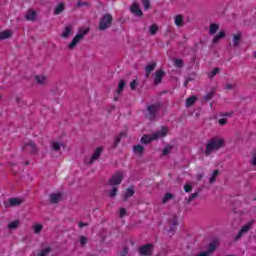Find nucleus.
<instances>
[{
  "mask_svg": "<svg viewBox=\"0 0 256 256\" xmlns=\"http://www.w3.org/2000/svg\"><path fill=\"white\" fill-rule=\"evenodd\" d=\"M13 35V32L11 30H5L0 32V41H3L5 39H9Z\"/></svg>",
  "mask_w": 256,
  "mask_h": 256,
  "instance_id": "17",
  "label": "nucleus"
},
{
  "mask_svg": "<svg viewBox=\"0 0 256 256\" xmlns=\"http://www.w3.org/2000/svg\"><path fill=\"white\" fill-rule=\"evenodd\" d=\"M164 75H165V72L162 69H159L155 72V75H154L155 85H159V83H161V81H163Z\"/></svg>",
  "mask_w": 256,
  "mask_h": 256,
  "instance_id": "11",
  "label": "nucleus"
},
{
  "mask_svg": "<svg viewBox=\"0 0 256 256\" xmlns=\"http://www.w3.org/2000/svg\"><path fill=\"white\" fill-rule=\"evenodd\" d=\"M199 179H201V175H199Z\"/></svg>",
  "mask_w": 256,
  "mask_h": 256,
  "instance_id": "56",
  "label": "nucleus"
},
{
  "mask_svg": "<svg viewBox=\"0 0 256 256\" xmlns=\"http://www.w3.org/2000/svg\"><path fill=\"white\" fill-rule=\"evenodd\" d=\"M61 193H54L50 195V201L51 203H59L61 201Z\"/></svg>",
  "mask_w": 256,
  "mask_h": 256,
  "instance_id": "19",
  "label": "nucleus"
},
{
  "mask_svg": "<svg viewBox=\"0 0 256 256\" xmlns=\"http://www.w3.org/2000/svg\"><path fill=\"white\" fill-rule=\"evenodd\" d=\"M112 21H113V16H111V14L104 15L100 20V25H99L100 31H105V29H109V27H111Z\"/></svg>",
  "mask_w": 256,
  "mask_h": 256,
  "instance_id": "4",
  "label": "nucleus"
},
{
  "mask_svg": "<svg viewBox=\"0 0 256 256\" xmlns=\"http://www.w3.org/2000/svg\"><path fill=\"white\" fill-rule=\"evenodd\" d=\"M19 227V220L12 221L8 224V229H17Z\"/></svg>",
  "mask_w": 256,
  "mask_h": 256,
  "instance_id": "31",
  "label": "nucleus"
},
{
  "mask_svg": "<svg viewBox=\"0 0 256 256\" xmlns=\"http://www.w3.org/2000/svg\"><path fill=\"white\" fill-rule=\"evenodd\" d=\"M101 153H103V147L96 148L94 154L89 159L85 160L86 163H95V161H97L99 157H101Z\"/></svg>",
  "mask_w": 256,
  "mask_h": 256,
  "instance_id": "6",
  "label": "nucleus"
},
{
  "mask_svg": "<svg viewBox=\"0 0 256 256\" xmlns=\"http://www.w3.org/2000/svg\"><path fill=\"white\" fill-rule=\"evenodd\" d=\"M221 147H225V139L219 136L210 139L206 144V155H211L213 151H219Z\"/></svg>",
  "mask_w": 256,
  "mask_h": 256,
  "instance_id": "1",
  "label": "nucleus"
},
{
  "mask_svg": "<svg viewBox=\"0 0 256 256\" xmlns=\"http://www.w3.org/2000/svg\"><path fill=\"white\" fill-rule=\"evenodd\" d=\"M83 5H85V3L81 2V1H79V2L77 3V6H78V7H83Z\"/></svg>",
  "mask_w": 256,
  "mask_h": 256,
  "instance_id": "51",
  "label": "nucleus"
},
{
  "mask_svg": "<svg viewBox=\"0 0 256 256\" xmlns=\"http://www.w3.org/2000/svg\"><path fill=\"white\" fill-rule=\"evenodd\" d=\"M115 195H117V187L112 188L109 192V197H115Z\"/></svg>",
  "mask_w": 256,
  "mask_h": 256,
  "instance_id": "43",
  "label": "nucleus"
},
{
  "mask_svg": "<svg viewBox=\"0 0 256 256\" xmlns=\"http://www.w3.org/2000/svg\"><path fill=\"white\" fill-rule=\"evenodd\" d=\"M23 203V199L21 198H10L5 207H19Z\"/></svg>",
  "mask_w": 256,
  "mask_h": 256,
  "instance_id": "8",
  "label": "nucleus"
},
{
  "mask_svg": "<svg viewBox=\"0 0 256 256\" xmlns=\"http://www.w3.org/2000/svg\"><path fill=\"white\" fill-rule=\"evenodd\" d=\"M204 99H205V101H211V99H213V92L204 96Z\"/></svg>",
  "mask_w": 256,
  "mask_h": 256,
  "instance_id": "46",
  "label": "nucleus"
},
{
  "mask_svg": "<svg viewBox=\"0 0 256 256\" xmlns=\"http://www.w3.org/2000/svg\"><path fill=\"white\" fill-rule=\"evenodd\" d=\"M227 124V119L226 118H221L219 120V125H226Z\"/></svg>",
  "mask_w": 256,
  "mask_h": 256,
  "instance_id": "48",
  "label": "nucleus"
},
{
  "mask_svg": "<svg viewBox=\"0 0 256 256\" xmlns=\"http://www.w3.org/2000/svg\"><path fill=\"white\" fill-rule=\"evenodd\" d=\"M80 245L84 247V245H87V237L81 236L80 237Z\"/></svg>",
  "mask_w": 256,
  "mask_h": 256,
  "instance_id": "41",
  "label": "nucleus"
},
{
  "mask_svg": "<svg viewBox=\"0 0 256 256\" xmlns=\"http://www.w3.org/2000/svg\"><path fill=\"white\" fill-rule=\"evenodd\" d=\"M61 147H64L62 142H58V141L51 142L52 151H61Z\"/></svg>",
  "mask_w": 256,
  "mask_h": 256,
  "instance_id": "16",
  "label": "nucleus"
},
{
  "mask_svg": "<svg viewBox=\"0 0 256 256\" xmlns=\"http://www.w3.org/2000/svg\"><path fill=\"white\" fill-rule=\"evenodd\" d=\"M133 151L135 155H138V157H141V155H143V151H145V148L141 145H136L133 147Z\"/></svg>",
  "mask_w": 256,
  "mask_h": 256,
  "instance_id": "18",
  "label": "nucleus"
},
{
  "mask_svg": "<svg viewBox=\"0 0 256 256\" xmlns=\"http://www.w3.org/2000/svg\"><path fill=\"white\" fill-rule=\"evenodd\" d=\"M226 89H232V86L231 85H227Z\"/></svg>",
  "mask_w": 256,
  "mask_h": 256,
  "instance_id": "53",
  "label": "nucleus"
},
{
  "mask_svg": "<svg viewBox=\"0 0 256 256\" xmlns=\"http://www.w3.org/2000/svg\"><path fill=\"white\" fill-rule=\"evenodd\" d=\"M174 65H175V67H183V60H181V59H176V60L174 61Z\"/></svg>",
  "mask_w": 256,
  "mask_h": 256,
  "instance_id": "40",
  "label": "nucleus"
},
{
  "mask_svg": "<svg viewBox=\"0 0 256 256\" xmlns=\"http://www.w3.org/2000/svg\"><path fill=\"white\" fill-rule=\"evenodd\" d=\"M130 9L132 13H134V15H137L138 17H141V15H143V11L141 10V8H139V4H133Z\"/></svg>",
  "mask_w": 256,
  "mask_h": 256,
  "instance_id": "14",
  "label": "nucleus"
},
{
  "mask_svg": "<svg viewBox=\"0 0 256 256\" xmlns=\"http://www.w3.org/2000/svg\"><path fill=\"white\" fill-rule=\"evenodd\" d=\"M223 37H225V31H220L218 35L214 36L213 43H219V40Z\"/></svg>",
  "mask_w": 256,
  "mask_h": 256,
  "instance_id": "25",
  "label": "nucleus"
},
{
  "mask_svg": "<svg viewBox=\"0 0 256 256\" xmlns=\"http://www.w3.org/2000/svg\"><path fill=\"white\" fill-rule=\"evenodd\" d=\"M155 67H157L156 63H151V64L146 66V68H145V70H146V77H149V75H151V72L155 71Z\"/></svg>",
  "mask_w": 256,
  "mask_h": 256,
  "instance_id": "20",
  "label": "nucleus"
},
{
  "mask_svg": "<svg viewBox=\"0 0 256 256\" xmlns=\"http://www.w3.org/2000/svg\"><path fill=\"white\" fill-rule=\"evenodd\" d=\"M79 227L82 229V227H87V224L86 223H83V222H80L79 224Z\"/></svg>",
  "mask_w": 256,
  "mask_h": 256,
  "instance_id": "50",
  "label": "nucleus"
},
{
  "mask_svg": "<svg viewBox=\"0 0 256 256\" xmlns=\"http://www.w3.org/2000/svg\"><path fill=\"white\" fill-rule=\"evenodd\" d=\"M197 196H198V193H197V192L192 193V194L188 197L187 202H188V203H191V201H193V199H197Z\"/></svg>",
  "mask_w": 256,
  "mask_h": 256,
  "instance_id": "39",
  "label": "nucleus"
},
{
  "mask_svg": "<svg viewBox=\"0 0 256 256\" xmlns=\"http://www.w3.org/2000/svg\"><path fill=\"white\" fill-rule=\"evenodd\" d=\"M135 195V190L133 188H128L125 193L124 201H127L128 197H133Z\"/></svg>",
  "mask_w": 256,
  "mask_h": 256,
  "instance_id": "26",
  "label": "nucleus"
},
{
  "mask_svg": "<svg viewBox=\"0 0 256 256\" xmlns=\"http://www.w3.org/2000/svg\"><path fill=\"white\" fill-rule=\"evenodd\" d=\"M33 231L36 234L41 233V231H43V224L37 223L33 226Z\"/></svg>",
  "mask_w": 256,
  "mask_h": 256,
  "instance_id": "27",
  "label": "nucleus"
},
{
  "mask_svg": "<svg viewBox=\"0 0 256 256\" xmlns=\"http://www.w3.org/2000/svg\"><path fill=\"white\" fill-rule=\"evenodd\" d=\"M149 31L151 35H155L157 31H159V26H157V24H153L150 26Z\"/></svg>",
  "mask_w": 256,
  "mask_h": 256,
  "instance_id": "30",
  "label": "nucleus"
},
{
  "mask_svg": "<svg viewBox=\"0 0 256 256\" xmlns=\"http://www.w3.org/2000/svg\"><path fill=\"white\" fill-rule=\"evenodd\" d=\"M216 175H219V170H214L213 171L212 176L210 178V183H214L215 182Z\"/></svg>",
  "mask_w": 256,
  "mask_h": 256,
  "instance_id": "38",
  "label": "nucleus"
},
{
  "mask_svg": "<svg viewBox=\"0 0 256 256\" xmlns=\"http://www.w3.org/2000/svg\"><path fill=\"white\" fill-rule=\"evenodd\" d=\"M173 149L172 146L168 145L164 148L163 150V155H169V153H171V150Z\"/></svg>",
  "mask_w": 256,
  "mask_h": 256,
  "instance_id": "36",
  "label": "nucleus"
},
{
  "mask_svg": "<svg viewBox=\"0 0 256 256\" xmlns=\"http://www.w3.org/2000/svg\"><path fill=\"white\" fill-rule=\"evenodd\" d=\"M73 29L71 28V26H66L65 28H64V31H63V33H62V37L64 38V39H67V37H69V35H71V31H72Z\"/></svg>",
  "mask_w": 256,
  "mask_h": 256,
  "instance_id": "22",
  "label": "nucleus"
},
{
  "mask_svg": "<svg viewBox=\"0 0 256 256\" xmlns=\"http://www.w3.org/2000/svg\"><path fill=\"white\" fill-rule=\"evenodd\" d=\"M254 57H256V53L254 54Z\"/></svg>",
  "mask_w": 256,
  "mask_h": 256,
  "instance_id": "57",
  "label": "nucleus"
},
{
  "mask_svg": "<svg viewBox=\"0 0 256 256\" xmlns=\"http://www.w3.org/2000/svg\"><path fill=\"white\" fill-rule=\"evenodd\" d=\"M240 41H241V33L234 35V38H233L234 47H237V45H239Z\"/></svg>",
  "mask_w": 256,
  "mask_h": 256,
  "instance_id": "29",
  "label": "nucleus"
},
{
  "mask_svg": "<svg viewBox=\"0 0 256 256\" xmlns=\"http://www.w3.org/2000/svg\"><path fill=\"white\" fill-rule=\"evenodd\" d=\"M123 89H125V81L121 80L118 84V90L117 93H121V91H123Z\"/></svg>",
  "mask_w": 256,
  "mask_h": 256,
  "instance_id": "33",
  "label": "nucleus"
},
{
  "mask_svg": "<svg viewBox=\"0 0 256 256\" xmlns=\"http://www.w3.org/2000/svg\"><path fill=\"white\" fill-rule=\"evenodd\" d=\"M153 252V245L151 244H146L139 249L140 255H151Z\"/></svg>",
  "mask_w": 256,
  "mask_h": 256,
  "instance_id": "7",
  "label": "nucleus"
},
{
  "mask_svg": "<svg viewBox=\"0 0 256 256\" xmlns=\"http://www.w3.org/2000/svg\"><path fill=\"white\" fill-rule=\"evenodd\" d=\"M87 33H89V28H79L78 33L68 45V48L73 49L74 47H77L79 41H81L85 37V35H87Z\"/></svg>",
  "mask_w": 256,
  "mask_h": 256,
  "instance_id": "3",
  "label": "nucleus"
},
{
  "mask_svg": "<svg viewBox=\"0 0 256 256\" xmlns=\"http://www.w3.org/2000/svg\"><path fill=\"white\" fill-rule=\"evenodd\" d=\"M64 9L65 6L63 5V3L58 4L54 9V15H60V13H63Z\"/></svg>",
  "mask_w": 256,
  "mask_h": 256,
  "instance_id": "21",
  "label": "nucleus"
},
{
  "mask_svg": "<svg viewBox=\"0 0 256 256\" xmlns=\"http://www.w3.org/2000/svg\"><path fill=\"white\" fill-rule=\"evenodd\" d=\"M219 31V25L217 24H211L210 25V35H215Z\"/></svg>",
  "mask_w": 256,
  "mask_h": 256,
  "instance_id": "28",
  "label": "nucleus"
},
{
  "mask_svg": "<svg viewBox=\"0 0 256 256\" xmlns=\"http://www.w3.org/2000/svg\"><path fill=\"white\" fill-rule=\"evenodd\" d=\"M150 0H142V3L144 5V9L145 11H147L150 7H151V4L149 2Z\"/></svg>",
  "mask_w": 256,
  "mask_h": 256,
  "instance_id": "37",
  "label": "nucleus"
},
{
  "mask_svg": "<svg viewBox=\"0 0 256 256\" xmlns=\"http://www.w3.org/2000/svg\"><path fill=\"white\" fill-rule=\"evenodd\" d=\"M168 131L167 127L163 126L161 130L156 131L153 134L144 135L140 141L141 143L147 144L151 143V141H157V139H163V137H167Z\"/></svg>",
  "mask_w": 256,
  "mask_h": 256,
  "instance_id": "2",
  "label": "nucleus"
},
{
  "mask_svg": "<svg viewBox=\"0 0 256 256\" xmlns=\"http://www.w3.org/2000/svg\"><path fill=\"white\" fill-rule=\"evenodd\" d=\"M121 141L120 138H116V145Z\"/></svg>",
  "mask_w": 256,
  "mask_h": 256,
  "instance_id": "52",
  "label": "nucleus"
},
{
  "mask_svg": "<svg viewBox=\"0 0 256 256\" xmlns=\"http://www.w3.org/2000/svg\"><path fill=\"white\" fill-rule=\"evenodd\" d=\"M251 227H253V221L248 222L246 225L242 227V229L238 232L236 239H241L242 235L244 233H247V231H249Z\"/></svg>",
  "mask_w": 256,
  "mask_h": 256,
  "instance_id": "12",
  "label": "nucleus"
},
{
  "mask_svg": "<svg viewBox=\"0 0 256 256\" xmlns=\"http://www.w3.org/2000/svg\"><path fill=\"white\" fill-rule=\"evenodd\" d=\"M149 111V119H154L155 115L157 114V111H159V104H153L148 106Z\"/></svg>",
  "mask_w": 256,
  "mask_h": 256,
  "instance_id": "9",
  "label": "nucleus"
},
{
  "mask_svg": "<svg viewBox=\"0 0 256 256\" xmlns=\"http://www.w3.org/2000/svg\"><path fill=\"white\" fill-rule=\"evenodd\" d=\"M25 19L27 21H35L37 19V12L35 10H28L25 14Z\"/></svg>",
  "mask_w": 256,
  "mask_h": 256,
  "instance_id": "13",
  "label": "nucleus"
},
{
  "mask_svg": "<svg viewBox=\"0 0 256 256\" xmlns=\"http://www.w3.org/2000/svg\"><path fill=\"white\" fill-rule=\"evenodd\" d=\"M173 197V194L171 193H167L164 198L162 199V203L165 204L167 203V201L171 200V198Z\"/></svg>",
  "mask_w": 256,
  "mask_h": 256,
  "instance_id": "35",
  "label": "nucleus"
},
{
  "mask_svg": "<svg viewBox=\"0 0 256 256\" xmlns=\"http://www.w3.org/2000/svg\"><path fill=\"white\" fill-rule=\"evenodd\" d=\"M187 83H189V80H187V81L185 82V85H187Z\"/></svg>",
  "mask_w": 256,
  "mask_h": 256,
  "instance_id": "54",
  "label": "nucleus"
},
{
  "mask_svg": "<svg viewBox=\"0 0 256 256\" xmlns=\"http://www.w3.org/2000/svg\"><path fill=\"white\" fill-rule=\"evenodd\" d=\"M192 189H193V187L191 186V184H186V185L184 186V191H185L186 193H190V191H192Z\"/></svg>",
  "mask_w": 256,
  "mask_h": 256,
  "instance_id": "42",
  "label": "nucleus"
},
{
  "mask_svg": "<svg viewBox=\"0 0 256 256\" xmlns=\"http://www.w3.org/2000/svg\"><path fill=\"white\" fill-rule=\"evenodd\" d=\"M219 73V68H214L211 73L209 74V77H215Z\"/></svg>",
  "mask_w": 256,
  "mask_h": 256,
  "instance_id": "44",
  "label": "nucleus"
},
{
  "mask_svg": "<svg viewBox=\"0 0 256 256\" xmlns=\"http://www.w3.org/2000/svg\"><path fill=\"white\" fill-rule=\"evenodd\" d=\"M177 227V219H175L173 222H172V229H175Z\"/></svg>",
  "mask_w": 256,
  "mask_h": 256,
  "instance_id": "49",
  "label": "nucleus"
},
{
  "mask_svg": "<svg viewBox=\"0 0 256 256\" xmlns=\"http://www.w3.org/2000/svg\"><path fill=\"white\" fill-rule=\"evenodd\" d=\"M122 181H123V173L117 172L110 179L109 185H112V187H114L115 185H121Z\"/></svg>",
  "mask_w": 256,
  "mask_h": 256,
  "instance_id": "5",
  "label": "nucleus"
},
{
  "mask_svg": "<svg viewBox=\"0 0 256 256\" xmlns=\"http://www.w3.org/2000/svg\"><path fill=\"white\" fill-rule=\"evenodd\" d=\"M119 213H120V217H125L127 210H125V208H120Z\"/></svg>",
  "mask_w": 256,
  "mask_h": 256,
  "instance_id": "47",
  "label": "nucleus"
},
{
  "mask_svg": "<svg viewBox=\"0 0 256 256\" xmlns=\"http://www.w3.org/2000/svg\"><path fill=\"white\" fill-rule=\"evenodd\" d=\"M50 253H51V249L47 247L40 252L39 256H49Z\"/></svg>",
  "mask_w": 256,
  "mask_h": 256,
  "instance_id": "34",
  "label": "nucleus"
},
{
  "mask_svg": "<svg viewBox=\"0 0 256 256\" xmlns=\"http://www.w3.org/2000/svg\"><path fill=\"white\" fill-rule=\"evenodd\" d=\"M26 165H29V161L26 162Z\"/></svg>",
  "mask_w": 256,
  "mask_h": 256,
  "instance_id": "55",
  "label": "nucleus"
},
{
  "mask_svg": "<svg viewBox=\"0 0 256 256\" xmlns=\"http://www.w3.org/2000/svg\"><path fill=\"white\" fill-rule=\"evenodd\" d=\"M174 23L177 27H181V25H183V16L181 15L175 16Z\"/></svg>",
  "mask_w": 256,
  "mask_h": 256,
  "instance_id": "23",
  "label": "nucleus"
},
{
  "mask_svg": "<svg viewBox=\"0 0 256 256\" xmlns=\"http://www.w3.org/2000/svg\"><path fill=\"white\" fill-rule=\"evenodd\" d=\"M251 155H252V158L250 160V165H253L254 167H256V151H252Z\"/></svg>",
  "mask_w": 256,
  "mask_h": 256,
  "instance_id": "32",
  "label": "nucleus"
},
{
  "mask_svg": "<svg viewBox=\"0 0 256 256\" xmlns=\"http://www.w3.org/2000/svg\"><path fill=\"white\" fill-rule=\"evenodd\" d=\"M130 88L132 89V91H135L137 89V81H132L130 83Z\"/></svg>",
  "mask_w": 256,
  "mask_h": 256,
  "instance_id": "45",
  "label": "nucleus"
},
{
  "mask_svg": "<svg viewBox=\"0 0 256 256\" xmlns=\"http://www.w3.org/2000/svg\"><path fill=\"white\" fill-rule=\"evenodd\" d=\"M24 151H28V153H37V146H35V143L33 142H28L25 143L23 146Z\"/></svg>",
  "mask_w": 256,
  "mask_h": 256,
  "instance_id": "10",
  "label": "nucleus"
},
{
  "mask_svg": "<svg viewBox=\"0 0 256 256\" xmlns=\"http://www.w3.org/2000/svg\"><path fill=\"white\" fill-rule=\"evenodd\" d=\"M36 82L38 85H46L47 84V76L45 75H36L35 76Z\"/></svg>",
  "mask_w": 256,
  "mask_h": 256,
  "instance_id": "15",
  "label": "nucleus"
},
{
  "mask_svg": "<svg viewBox=\"0 0 256 256\" xmlns=\"http://www.w3.org/2000/svg\"><path fill=\"white\" fill-rule=\"evenodd\" d=\"M197 101V96H190L188 99H186V107H191Z\"/></svg>",
  "mask_w": 256,
  "mask_h": 256,
  "instance_id": "24",
  "label": "nucleus"
}]
</instances>
